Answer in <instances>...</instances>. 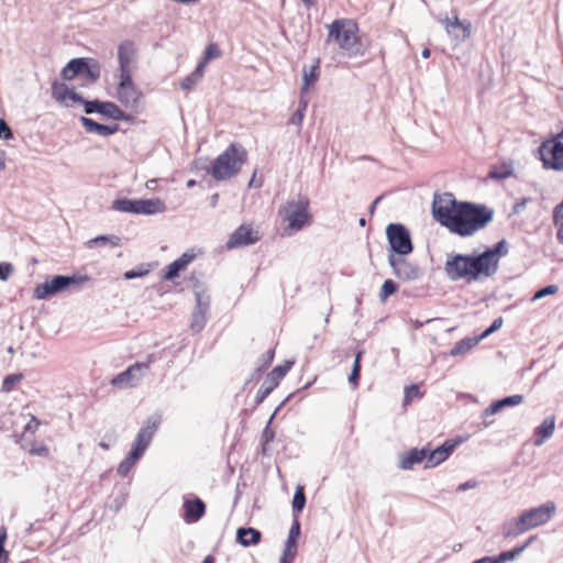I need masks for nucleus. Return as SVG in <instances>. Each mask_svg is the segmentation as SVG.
Masks as SVG:
<instances>
[{"mask_svg":"<svg viewBox=\"0 0 563 563\" xmlns=\"http://www.w3.org/2000/svg\"><path fill=\"white\" fill-rule=\"evenodd\" d=\"M432 217L451 233L471 236L484 229L494 218V210L485 205L459 201L453 194L434 195Z\"/></svg>","mask_w":563,"mask_h":563,"instance_id":"1","label":"nucleus"},{"mask_svg":"<svg viewBox=\"0 0 563 563\" xmlns=\"http://www.w3.org/2000/svg\"><path fill=\"white\" fill-rule=\"evenodd\" d=\"M444 271L450 280H465L468 284L493 276L481 253H450L446 256Z\"/></svg>","mask_w":563,"mask_h":563,"instance_id":"2","label":"nucleus"},{"mask_svg":"<svg viewBox=\"0 0 563 563\" xmlns=\"http://www.w3.org/2000/svg\"><path fill=\"white\" fill-rule=\"evenodd\" d=\"M246 159V150L239 143H232L214 159L211 167L202 168L216 180H225L238 175Z\"/></svg>","mask_w":563,"mask_h":563,"instance_id":"3","label":"nucleus"},{"mask_svg":"<svg viewBox=\"0 0 563 563\" xmlns=\"http://www.w3.org/2000/svg\"><path fill=\"white\" fill-rule=\"evenodd\" d=\"M329 34L328 42L334 41L339 47L346 51L349 55H356L358 49L357 44V24L349 19H338L328 25Z\"/></svg>","mask_w":563,"mask_h":563,"instance_id":"4","label":"nucleus"},{"mask_svg":"<svg viewBox=\"0 0 563 563\" xmlns=\"http://www.w3.org/2000/svg\"><path fill=\"white\" fill-rule=\"evenodd\" d=\"M112 209L120 212L135 214H156L166 210V206L159 198L129 199L120 198L112 202Z\"/></svg>","mask_w":563,"mask_h":563,"instance_id":"5","label":"nucleus"},{"mask_svg":"<svg viewBox=\"0 0 563 563\" xmlns=\"http://www.w3.org/2000/svg\"><path fill=\"white\" fill-rule=\"evenodd\" d=\"M279 213L284 216V220L288 222V228L291 230H301L311 218L309 213V200L307 197H299L297 201H288L280 210Z\"/></svg>","mask_w":563,"mask_h":563,"instance_id":"6","label":"nucleus"},{"mask_svg":"<svg viewBox=\"0 0 563 563\" xmlns=\"http://www.w3.org/2000/svg\"><path fill=\"white\" fill-rule=\"evenodd\" d=\"M155 360V355L150 354L145 362H136L130 365L125 371L111 379V385L120 389L135 387Z\"/></svg>","mask_w":563,"mask_h":563,"instance_id":"7","label":"nucleus"},{"mask_svg":"<svg viewBox=\"0 0 563 563\" xmlns=\"http://www.w3.org/2000/svg\"><path fill=\"white\" fill-rule=\"evenodd\" d=\"M386 236L390 247V254L406 256L413 251L409 230L401 223H389L386 228Z\"/></svg>","mask_w":563,"mask_h":563,"instance_id":"8","label":"nucleus"},{"mask_svg":"<svg viewBox=\"0 0 563 563\" xmlns=\"http://www.w3.org/2000/svg\"><path fill=\"white\" fill-rule=\"evenodd\" d=\"M543 168L563 172V143L545 140L538 148Z\"/></svg>","mask_w":563,"mask_h":563,"instance_id":"9","label":"nucleus"},{"mask_svg":"<svg viewBox=\"0 0 563 563\" xmlns=\"http://www.w3.org/2000/svg\"><path fill=\"white\" fill-rule=\"evenodd\" d=\"M555 503L547 501L538 507L523 510L519 517L521 518V523L529 531L545 525L555 514Z\"/></svg>","mask_w":563,"mask_h":563,"instance_id":"10","label":"nucleus"},{"mask_svg":"<svg viewBox=\"0 0 563 563\" xmlns=\"http://www.w3.org/2000/svg\"><path fill=\"white\" fill-rule=\"evenodd\" d=\"M117 97H118V100L125 108L136 109L139 107V102L142 97V92L134 85L131 74H126L125 76H120V80H119V84L117 87Z\"/></svg>","mask_w":563,"mask_h":563,"instance_id":"11","label":"nucleus"},{"mask_svg":"<svg viewBox=\"0 0 563 563\" xmlns=\"http://www.w3.org/2000/svg\"><path fill=\"white\" fill-rule=\"evenodd\" d=\"M81 104L84 106V111L87 114L99 113L115 121H125L129 119L128 114L111 101L84 99Z\"/></svg>","mask_w":563,"mask_h":563,"instance_id":"12","label":"nucleus"},{"mask_svg":"<svg viewBox=\"0 0 563 563\" xmlns=\"http://www.w3.org/2000/svg\"><path fill=\"white\" fill-rule=\"evenodd\" d=\"M294 365V361H285L284 364L277 365L266 376L264 383L260 387L255 404L260 405L264 399L278 386L280 379L290 371Z\"/></svg>","mask_w":563,"mask_h":563,"instance_id":"13","label":"nucleus"},{"mask_svg":"<svg viewBox=\"0 0 563 563\" xmlns=\"http://www.w3.org/2000/svg\"><path fill=\"white\" fill-rule=\"evenodd\" d=\"M159 424L161 416L153 415L148 417L139 430L132 449L143 455L146 449L150 446Z\"/></svg>","mask_w":563,"mask_h":563,"instance_id":"14","label":"nucleus"},{"mask_svg":"<svg viewBox=\"0 0 563 563\" xmlns=\"http://www.w3.org/2000/svg\"><path fill=\"white\" fill-rule=\"evenodd\" d=\"M257 241H260L258 232L249 224H241L230 234L225 246L228 250H233L255 244Z\"/></svg>","mask_w":563,"mask_h":563,"instance_id":"15","label":"nucleus"},{"mask_svg":"<svg viewBox=\"0 0 563 563\" xmlns=\"http://www.w3.org/2000/svg\"><path fill=\"white\" fill-rule=\"evenodd\" d=\"M440 22L444 25L446 33L457 41H465L471 36L472 23L468 20L461 21L455 14L452 19L445 16L440 19Z\"/></svg>","mask_w":563,"mask_h":563,"instance_id":"16","label":"nucleus"},{"mask_svg":"<svg viewBox=\"0 0 563 563\" xmlns=\"http://www.w3.org/2000/svg\"><path fill=\"white\" fill-rule=\"evenodd\" d=\"M388 263L393 268L394 274L402 280H416L420 276L418 265L408 262L405 258H396L395 255H388Z\"/></svg>","mask_w":563,"mask_h":563,"instance_id":"17","label":"nucleus"},{"mask_svg":"<svg viewBox=\"0 0 563 563\" xmlns=\"http://www.w3.org/2000/svg\"><path fill=\"white\" fill-rule=\"evenodd\" d=\"M183 519L186 523H196L198 522L207 511L206 503L195 496V497H184L183 504Z\"/></svg>","mask_w":563,"mask_h":563,"instance_id":"18","label":"nucleus"},{"mask_svg":"<svg viewBox=\"0 0 563 563\" xmlns=\"http://www.w3.org/2000/svg\"><path fill=\"white\" fill-rule=\"evenodd\" d=\"M136 49L132 41H123L118 47L120 76L132 75V64L135 60Z\"/></svg>","mask_w":563,"mask_h":563,"instance_id":"19","label":"nucleus"},{"mask_svg":"<svg viewBox=\"0 0 563 563\" xmlns=\"http://www.w3.org/2000/svg\"><path fill=\"white\" fill-rule=\"evenodd\" d=\"M66 283L67 279L65 275H56L51 280H46L43 284H38L34 288L33 296L36 299H46L57 292L67 289Z\"/></svg>","mask_w":563,"mask_h":563,"instance_id":"20","label":"nucleus"},{"mask_svg":"<svg viewBox=\"0 0 563 563\" xmlns=\"http://www.w3.org/2000/svg\"><path fill=\"white\" fill-rule=\"evenodd\" d=\"M506 254L507 242L504 239L497 242L493 247H488L487 250L481 253L483 260L487 264L493 275H495L498 269L499 257Z\"/></svg>","mask_w":563,"mask_h":563,"instance_id":"21","label":"nucleus"},{"mask_svg":"<svg viewBox=\"0 0 563 563\" xmlns=\"http://www.w3.org/2000/svg\"><path fill=\"white\" fill-rule=\"evenodd\" d=\"M52 96L56 101L64 103L66 107L70 106L67 102V100H71V101L78 102L80 104L84 101V98L80 95H78L73 88H69L64 82H57V81L53 82Z\"/></svg>","mask_w":563,"mask_h":563,"instance_id":"22","label":"nucleus"},{"mask_svg":"<svg viewBox=\"0 0 563 563\" xmlns=\"http://www.w3.org/2000/svg\"><path fill=\"white\" fill-rule=\"evenodd\" d=\"M79 121L85 128L86 132L98 134L100 136H109L119 131V125L117 123L111 125L101 124L87 117H80Z\"/></svg>","mask_w":563,"mask_h":563,"instance_id":"23","label":"nucleus"},{"mask_svg":"<svg viewBox=\"0 0 563 563\" xmlns=\"http://www.w3.org/2000/svg\"><path fill=\"white\" fill-rule=\"evenodd\" d=\"M501 534L504 539H514L518 536L527 532L525 525L521 523V518L519 516L512 517L501 523Z\"/></svg>","mask_w":563,"mask_h":563,"instance_id":"24","label":"nucleus"},{"mask_svg":"<svg viewBox=\"0 0 563 563\" xmlns=\"http://www.w3.org/2000/svg\"><path fill=\"white\" fill-rule=\"evenodd\" d=\"M261 539V531L252 527H241L236 531V542L245 548L258 544Z\"/></svg>","mask_w":563,"mask_h":563,"instance_id":"25","label":"nucleus"},{"mask_svg":"<svg viewBox=\"0 0 563 563\" xmlns=\"http://www.w3.org/2000/svg\"><path fill=\"white\" fill-rule=\"evenodd\" d=\"M428 449H411L400 461V468L410 470L415 464L427 461Z\"/></svg>","mask_w":563,"mask_h":563,"instance_id":"26","label":"nucleus"},{"mask_svg":"<svg viewBox=\"0 0 563 563\" xmlns=\"http://www.w3.org/2000/svg\"><path fill=\"white\" fill-rule=\"evenodd\" d=\"M554 428L555 418L553 416L545 418L534 431V444L541 445L545 439L550 438L553 434Z\"/></svg>","mask_w":563,"mask_h":563,"instance_id":"27","label":"nucleus"},{"mask_svg":"<svg viewBox=\"0 0 563 563\" xmlns=\"http://www.w3.org/2000/svg\"><path fill=\"white\" fill-rule=\"evenodd\" d=\"M85 58H74L62 69L60 76L65 80H73L82 74Z\"/></svg>","mask_w":563,"mask_h":563,"instance_id":"28","label":"nucleus"},{"mask_svg":"<svg viewBox=\"0 0 563 563\" xmlns=\"http://www.w3.org/2000/svg\"><path fill=\"white\" fill-rule=\"evenodd\" d=\"M197 307L192 313L191 329L196 332L201 331L206 325L205 309H201V295L196 292Z\"/></svg>","mask_w":563,"mask_h":563,"instance_id":"29","label":"nucleus"},{"mask_svg":"<svg viewBox=\"0 0 563 563\" xmlns=\"http://www.w3.org/2000/svg\"><path fill=\"white\" fill-rule=\"evenodd\" d=\"M142 456L143 455L141 453L132 449L125 459L120 462L117 473L120 476L125 477Z\"/></svg>","mask_w":563,"mask_h":563,"instance_id":"30","label":"nucleus"},{"mask_svg":"<svg viewBox=\"0 0 563 563\" xmlns=\"http://www.w3.org/2000/svg\"><path fill=\"white\" fill-rule=\"evenodd\" d=\"M100 75H101L100 64L95 59H86L85 58L82 74L80 76H84L91 82H96L100 78Z\"/></svg>","mask_w":563,"mask_h":563,"instance_id":"31","label":"nucleus"},{"mask_svg":"<svg viewBox=\"0 0 563 563\" xmlns=\"http://www.w3.org/2000/svg\"><path fill=\"white\" fill-rule=\"evenodd\" d=\"M203 73L205 69L202 68V66L197 65L195 70L180 81V88L184 90L194 89L197 86V84L202 79Z\"/></svg>","mask_w":563,"mask_h":563,"instance_id":"32","label":"nucleus"},{"mask_svg":"<svg viewBox=\"0 0 563 563\" xmlns=\"http://www.w3.org/2000/svg\"><path fill=\"white\" fill-rule=\"evenodd\" d=\"M479 339H471L466 338L459 341L451 350L450 354L452 356L462 355L468 352L474 345L478 343Z\"/></svg>","mask_w":563,"mask_h":563,"instance_id":"33","label":"nucleus"},{"mask_svg":"<svg viewBox=\"0 0 563 563\" xmlns=\"http://www.w3.org/2000/svg\"><path fill=\"white\" fill-rule=\"evenodd\" d=\"M306 506V495L303 490V486H297L294 498H292V514L295 517L303 510Z\"/></svg>","mask_w":563,"mask_h":563,"instance_id":"34","label":"nucleus"},{"mask_svg":"<svg viewBox=\"0 0 563 563\" xmlns=\"http://www.w3.org/2000/svg\"><path fill=\"white\" fill-rule=\"evenodd\" d=\"M553 222L556 229V238L563 243V201L555 206L553 210Z\"/></svg>","mask_w":563,"mask_h":563,"instance_id":"35","label":"nucleus"},{"mask_svg":"<svg viewBox=\"0 0 563 563\" xmlns=\"http://www.w3.org/2000/svg\"><path fill=\"white\" fill-rule=\"evenodd\" d=\"M280 408L277 407L276 410L274 411V413L271 416L266 427L264 428L263 432H262V437H261V443H262V453L263 454H266V445L272 442L275 438V432L271 429V422L272 420L274 419L276 412L278 411V409Z\"/></svg>","mask_w":563,"mask_h":563,"instance_id":"36","label":"nucleus"},{"mask_svg":"<svg viewBox=\"0 0 563 563\" xmlns=\"http://www.w3.org/2000/svg\"><path fill=\"white\" fill-rule=\"evenodd\" d=\"M446 459L448 457H444V453L441 451L439 446L431 451L428 449L426 467H435L440 463L444 462Z\"/></svg>","mask_w":563,"mask_h":563,"instance_id":"37","label":"nucleus"},{"mask_svg":"<svg viewBox=\"0 0 563 563\" xmlns=\"http://www.w3.org/2000/svg\"><path fill=\"white\" fill-rule=\"evenodd\" d=\"M221 56V49L219 48V46L216 44V43H210L207 47H206V51H205V55H203V58L199 62V66H202V68L205 69L207 64L214 59V58H218Z\"/></svg>","mask_w":563,"mask_h":563,"instance_id":"38","label":"nucleus"},{"mask_svg":"<svg viewBox=\"0 0 563 563\" xmlns=\"http://www.w3.org/2000/svg\"><path fill=\"white\" fill-rule=\"evenodd\" d=\"M363 351H358L355 355V360L353 363L352 372L349 376L350 384L353 385L354 388L358 386V380L361 376V360H362Z\"/></svg>","mask_w":563,"mask_h":563,"instance_id":"39","label":"nucleus"},{"mask_svg":"<svg viewBox=\"0 0 563 563\" xmlns=\"http://www.w3.org/2000/svg\"><path fill=\"white\" fill-rule=\"evenodd\" d=\"M104 245L110 244L111 246H119L121 244V239L117 235H99L95 239L88 241V245Z\"/></svg>","mask_w":563,"mask_h":563,"instance_id":"40","label":"nucleus"},{"mask_svg":"<svg viewBox=\"0 0 563 563\" xmlns=\"http://www.w3.org/2000/svg\"><path fill=\"white\" fill-rule=\"evenodd\" d=\"M22 379V373L7 375L2 380L1 391L10 393L14 388L15 384L20 383Z\"/></svg>","mask_w":563,"mask_h":563,"instance_id":"41","label":"nucleus"},{"mask_svg":"<svg viewBox=\"0 0 563 563\" xmlns=\"http://www.w3.org/2000/svg\"><path fill=\"white\" fill-rule=\"evenodd\" d=\"M522 553V548L515 547L509 551L500 552L496 558L497 563H506L516 560Z\"/></svg>","mask_w":563,"mask_h":563,"instance_id":"42","label":"nucleus"},{"mask_svg":"<svg viewBox=\"0 0 563 563\" xmlns=\"http://www.w3.org/2000/svg\"><path fill=\"white\" fill-rule=\"evenodd\" d=\"M186 267L178 260H175L173 263H170L166 267V272H165L163 278L166 279V280H173Z\"/></svg>","mask_w":563,"mask_h":563,"instance_id":"43","label":"nucleus"},{"mask_svg":"<svg viewBox=\"0 0 563 563\" xmlns=\"http://www.w3.org/2000/svg\"><path fill=\"white\" fill-rule=\"evenodd\" d=\"M398 290V285L393 279H386L382 285L379 299L385 301L389 296Z\"/></svg>","mask_w":563,"mask_h":563,"instance_id":"44","label":"nucleus"},{"mask_svg":"<svg viewBox=\"0 0 563 563\" xmlns=\"http://www.w3.org/2000/svg\"><path fill=\"white\" fill-rule=\"evenodd\" d=\"M423 394L418 385H410L405 388L404 405L410 404L415 399H421Z\"/></svg>","mask_w":563,"mask_h":563,"instance_id":"45","label":"nucleus"},{"mask_svg":"<svg viewBox=\"0 0 563 563\" xmlns=\"http://www.w3.org/2000/svg\"><path fill=\"white\" fill-rule=\"evenodd\" d=\"M318 66H312L309 71L303 69V86L301 90H307L309 86L313 85L318 80Z\"/></svg>","mask_w":563,"mask_h":563,"instance_id":"46","label":"nucleus"},{"mask_svg":"<svg viewBox=\"0 0 563 563\" xmlns=\"http://www.w3.org/2000/svg\"><path fill=\"white\" fill-rule=\"evenodd\" d=\"M274 356H275V352L274 350H268L266 351L258 360V362L261 363L260 366L256 368V373H262L263 371H265L266 368L269 367V365L272 364L273 360H274Z\"/></svg>","mask_w":563,"mask_h":563,"instance_id":"47","label":"nucleus"},{"mask_svg":"<svg viewBox=\"0 0 563 563\" xmlns=\"http://www.w3.org/2000/svg\"><path fill=\"white\" fill-rule=\"evenodd\" d=\"M66 279H67V283H66V287L67 289L70 288V287H76V288H80V286L82 284H85L86 282H88L90 279V277L88 275H71V276H66Z\"/></svg>","mask_w":563,"mask_h":563,"instance_id":"48","label":"nucleus"},{"mask_svg":"<svg viewBox=\"0 0 563 563\" xmlns=\"http://www.w3.org/2000/svg\"><path fill=\"white\" fill-rule=\"evenodd\" d=\"M297 553V541L291 539H287L285 543V549L283 553V558H288L289 561H294Z\"/></svg>","mask_w":563,"mask_h":563,"instance_id":"49","label":"nucleus"},{"mask_svg":"<svg viewBox=\"0 0 563 563\" xmlns=\"http://www.w3.org/2000/svg\"><path fill=\"white\" fill-rule=\"evenodd\" d=\"M559 291V287L556 285H548L543 288H540L539 290H537L533 295V298L532 300H538V299H541L545 296H549V295H554Z\"/></svg>","mask_w":563,"mask_h":563,"instance_id":"50","label":"nucleus"},{"mask_svg":"<svg viewBox=\"0 0 563 563\" xmlns=\"http://www.w3.org/2000/svg\"><path fill=\"white\" fill-rule=\"evenodd\" d=\"M7 540V531L4 528H0V563H8L9 553L4 549V543Z\"/></svg>","mask_w":563,"mask_h":563,"instance_id":"51","label":"nucleus"},{"mask_svg":"<svg viewBox=\"0 0 563 563\" xmlns=\"http://www.w3.org/2000/svg\"><path fill=\"white\" fill-rule=\"evenodd\" d=\"M504 323V320L501 317L496 318L493 323L482 333V335L478 339H484L495 331L499 330Z\"/></svg>","mask_w":563,"mask_h":563,"instance_id":"52","label":"nucleus"},{"mask_svg":"<svg viewBox=\"0 0 563 563\" xmlns=\"http://www.w3.org/2000/svg\"><path fill=\"white\" fill-rule=\"evenodd\" d=\"M0 139L5 141L13 139V132L4 119H0Z\"/></svg>","mask_w":563,"mask_h":563,"instance_id":"53","label":"nucleus"},{"mask_svg":"<svg viewBox=\"0 0 563 563\" xmlns=\"http://www.w3.org/2000/svg\"><path fill=\"white\" fill-rule=\"evenodd\" d=\"M14 267L11 263L2 262L0 263V280H7L10 275L13 273Z\"/></svg>","mask_w":563,"mask_h":563,"instance_id":"54","label":"nucleus"},{"mask_svg":"<svg viewBox=\"0 0 563 563\" xmlns=\"http://www.w3.org/2000/svg\"><path fill=\"white\" fill-rule=\"evenodd\" d=\"M501 402H504V407H510V406H517L520 405L523 401L522 395H511L505 398L500 399Z\"/></svg>","mask_w":563,"mask_h":563,"instance_id":"55","label":"nucleus"},{"mask_svg":"<svg viewBox=\"0 0 563 563\" xmlns=\"http://www.w3.org/2000/svg\"><path fill=\"white\" fill-rule=\"evenodd\" d=\"M504 402L500 401V399L494 401L490 406H488L485 410H484V413L483 416L484 417H487V416H492V415H495L497 412H499L501 409H504Z\"/></svg>","mask_w":563,"mask_h":563,"instance_id":"56","label":"nucleus"},{"mask_svg":"<svg viewBox=\"0 0 563 563\" xmlns=\"http://www.w3.org/2000/svg\"><path fill=\"white\" fill-rule=\"evenodd\" d=\"M504 402L500 401V399L494 401L490 406H488L485 410H484V413L483 416L484 417H487V416H492V415H495L497 412H499L501 409H504Z\"/></svg>","mask_w":563,"mask_h":563,"instance_id":"57","label":"nucleus"},{"mask_svg":"<svg viewBox=\"0 0 563 563\" xmlns=\"http://www.w3.org/2000/svg\"><path fill=\"white\" fill-rule=\"evenodd\" d=\"M457 445V442L456 441H453V440H446L442 445H440L439 448L441 449V451L444 453V457H449L454 449L456 448Z\"/></svg>","mask_w":563,"mask_h":563,"instance_id":"58","label":"nucleus"},{"mask_svg":"<svg viewBox=\"0 0 563 563\" xmlns=\"http://www.w3.org/2000/svg\"><path fill=\"white\" fill-rule=\"evenodd\" d=\"M300 536V522L299 520L297 519V517H295V520L292 521V525L289 529V533H288V538L287 539H291L297 541L298 537Z\"/></svg>","mask_w":563,"mask_h":563,"instance_id":"59","label":"nucleus"},{"mask_svg":"<svg viewBox=\"0 0 563 563\" xmlns=\"http://www.w3.org/2000/svg\"><path fill=\"white\" fill-rule=\"evenodd\" d=\"M148 273L147 269H131V271H126L124 273V278L125 279H133V278H137V277H142L144 275H146Z\"/></svg>","mask_w":563,"mask_h":563,"instance_id":"60","label":"nucleus"},{"mask_svg":"<svg viewBox=\"0 0 563 563\" xmlns=\"http://www.w3.org/2000/svg\"><path fill=\"white\" fill-rule=\"evenodd\" d=\"M530 198H521L520 200L516 201V203L512 207V213L518 214L520 213L527 206V203L530 201Z\"/></svg>","mask_w":563,"mask_h":563,"instance_id":"61","label":"nucleus"},{"mask_svg":"<svg viewBox=\"0 0 563 563\" xmlns=\"http://www.w3.org/2000/svg\"><path fill=\"white\" fill-rule=\"evenodd\" d=\"M305 114L301 111L296 110L289 119V123L294 125H301Z\"/></svg>","mask_w":563,"mask_h":563,"instance_id":"62","label":"nucleus"},{"mask_svg":"<svg viewBox=\"0 0 563 563\" xmlns=\"http://www.w3.org/2000/svg\"><path fill=\"white\" fill-rule=\"evenodd\" d=\"M477 482L475 479H470L465 483H462L457 486L456 492H465L467 489H473L477 486Z\"/></svg>","mask_w":563,"mask_h":563,"instance_id":"63","label":"nucleus"},{"mask_svg":"<svg viewBox=\"0 0 563 563\" xmlns=\"http://www.w3.org/2000/svg\"><path fill=\"white\" fill-rule=\"evenodd\" d=\"M124 501H125L124 497H122V498L117 497L109 504V508L111 510H113L114 512H118L121 509V507L123 506Z\"/></svg>","mask_w":563,"mask_h":563,"instance_id":"64","label":"nucleus"}]
</instances>
